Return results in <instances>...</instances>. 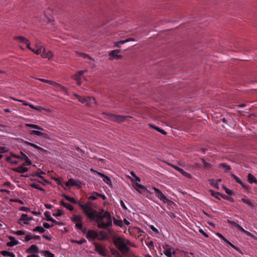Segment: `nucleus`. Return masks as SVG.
<instances>
[{
	"label": "nucleus",
	"mask_w": 257,
	"mask_h": 257,
	"mask_svg": "<svg viewBox=\"0 0 257 257\" xmlns=\"http://www.w3.org/2000/svg\"><path fill=\"white\" fill-rule=\"evenodd\" d=\"M92 213L93 219H90L89 220L94 221L98 228H106L108 225H112L111 216L108 211H105L102 214L101 212L94 209L92 210Z\"/></svg>",
	"instance_id": "obj_1"
},
{
	"label": "nucleus",
	"mask_w": 257,
	"mask_h": 257,
	"mask_svg": "<svg viewBox=\"0 0 257 257\" xmlns=\"http://www.w3.org/2000/svg\"><path fill=\"white\" fill-rule=\"evenodd\" d=\"M125 241L126 239L125 238L120 236H117L113 238L114 245L122 254L128 252L130 250V247L126 246Z\"/></svg>",
	"instance_id": "obj_2"
},
{
	"label": "nucleus",
	"mask_w": 257,
	"mask_h": 257,
	"mask_svg": "<svg viewBox=\"0 0 257 257\" xmlns=\"http://www.w3.org/2000/svg\"><path fill=\"white\" fill-rule=\"evenodd\" d=\"M76 204H78L81 207L84 214L89 220L90 219H93L92 213V210L93 209L91 207H89V210H91V211H89L87 205L82 204L80 202L77 201Z\"/></svg>",
	"instance_id": "obj_3"
},
{
	"label": "nucleus",
	"mask_w": 257,
	"mask_h": 257,
	"mask_svg": "<svg viewBox=\"0 0 257 257\" xmlns=\"http://www.w3.org/2000/svg\"><path fill=\"white\" fill-rule=\"evenodd\" d=\"M48 83H49L54 86H55L58 90H59L63 92H64L66 94H68V89L65 87L63 86L61 84L59 83H57L56 82L51 80H48Z\"/></svg>",
	"instance_id": "obj_4"
},
{
	"label": "nucleus",
	"mask_w": 257,
	"mask_h": 257,
	"mask_svg": "<svg viewBox=\"0 0 257 257\" xmlns=\"http://www.w3.org/2000/svg\"><path fill=\"white\" fill-rule=\"evenodd\" d=\"M34 220L33 217H29L26 214H22L18 221V223L22 225V221L24 224H28V221Z\"/></svg>",
	"instance_id": "obj_5"
},
{
	"label": "nucleus",
	"mask_w": 257,
	"mask_h": 257,
	"mask_svg": "<svg viewBox=\"0 0 257 257\" xmlns=\"http://www.w3.org/2000/svg\"><path fill=\"white\" fill-rule=\"evenodd\" d=\"M98 236V233L96 231L89 229L87 230L86 234V238L88 239L89 240H94L95 239H97V237Z\"/></svg>",
	"instance_id": "obj_6"
},
{
	"label": "nucleus",
	"mask_w": 257,
	"mask_h": 257,
	"mask_svg": "<svg viewBox=\"0 0 257 257\" xmlns=\"http://www.w3.org/2000/svg\"><path fill=\"white\" fill-rule=\"evenodd\" d=\"M78 101L82 103H85L86 105H89L90 103L95 101V98L93 97H84L81 96L79 98Z\"/></svg>",
	"instance_id": "obj_7"
},
{
	"label": "nucleus",
	"mask_w": 257,
	"mask_h": 257,
	"mask_svg": "<svg viewBox=\"0 0 257 257\" xmlns=\"http://www.w3.org/2000/svg\"><path fill=\"white\" fill-rule=\"evenodd\" d=\"M153 189L156 192V195L161 200H162L164 203H166L170 200L166 197V196L160 191L159 189L153 187Z\"/></svg>",
	"instance_id": "obj_8"
},
{
	"label": "nucleus",
	"mask_w": 257,
	"mask_h": 257,
	"mask_svg": "<svg viewBox=\"0 0 257 257\" xmlns=\"http://www.w3.org/2000/svg\"><path fill=\"white\" fill-rule=\"evenodd\" d=\"M230 175H231V177L232 178H233L237 183L239 184L244 189H245L247 191H248L251 189L250 187L248 185L244 184L241 181V180L239 178H238L236 175H235L234 174L231 173L230 174Z\"/></svg>",
	"instance_id": "obj_9"
},
{
	"label": "nucleus",
	"mask_w": 257,
	"mask_h": 257,
	"mask_svg": "<svg viewBox=\"0 0 257 257\" xmlns=\"http://www.w3.org/2000/svg\"><path fill=\"white\" fill-rule=\"evenodd\" d=\"M209 192H210L211 195L213 196H215V194H218L222 198H223L225 200H228L231 202H233L234 201L233 198H232L229 196L226 195L225 194H222L218 192H215L212 190H210Z\"/></svg>",
	"instance_id": "obj_10"
},
{
	"label": "nucleus",
	"mask_w": 257,
	"mask_h": 257,
	"mask_svg": "<svg viewBox=\"0 0 257 257\" xmlns=\"http://www.w3.org/2000/svg\"><path fill=\"white\" fill-rule=\"evenodd\" d=\"M120 52L121 50L120 49L113 50L109 53V56H110V57H111V59H120L122 58L121 55H118V54Z\"/></svg>",
	"instance_id": "obj_11"
},
{
	"label": "nucleus",
	"mask_w": 257,
	"mask_h": 257,
	"mask_svg": "<svg viewBox=\"0 0 257 257\" xmlns=\"http://www.w3.org/2000/svg\"><path fill=\"white\" fill-rule=\"evenodd\" d=\"M21 142L23 143H24L25 144H27L28 145H29L31 147H33V148H34L35 149L38 150H40L41 151L42 153L43 154H45V153H48V151H46V150L43 149L42 148L35 145V144H33V143H30L27 141H24L22 139H21Z\"/></svg>",
	"instance_id": "obj_12"
},
{
	"label": "nucleus",
	"mask_w": 257,
	"mask_h": 257,
	"mask_svg": "<svg viewBox=\"0 0 257 257\" xmlns=\"http://www.w3.org/2000/svg\"><path fill=\"white\" fill-rule=\"evenodd\" d=\"M21 142L23 143H24L25 144H27L28 145H29L31 147H33V148H34L35 149L38 150H40L41 151L42 153L43 154H45V153H48V151H46V150L43 149L42 148L35 145V144H33V143H30L27 141H24L22 139H21Z\"/></svg>",
	"instance_id": "obj_13"
},
{
	"label": "nucleus",
	"mask_w": 257,
	"mask_h": 257,
	"mask_svg": "<svg viewBox=\"0 0 257 257\" xmlns=\"http://www.w3.org/2000/svg\"><path fill=\"white\" fill-rule=\"evenodd\" d=\"M21 142L23 143H24L25 144H27L28 145H29L31 147H33V148H34L35 149L38 150H40L41 151L42 153L43 154H45V153H48V151H46V150L43 149L42 148L35 145V144H33V143H30L27 141H24L22 139H21Z\"/></svg>",
	"instance_id": "obj_14"
},
{
	"label": "nucleus",
	"mask_w": 257,
	"mask_h": 257,
	"mask_svg": "<svg viewBox=\"0 0 257 257\" xmlns=\"http://www.w3.org/2000/svg\"><path fill=\"white\" fill-rule=\"evenodd\" d=\"M133 186L140 193H143L146 191L148 192L147 187L139 184L138 182L136 183Z\"/></svg>",
	"instance_id": "obj_15"
},
{
	"label": "nucleus",
	"mask_w": 257,
	"mask_h": 257,
	"mask_svg": "<svg viewBox=\"0 0 257 257\" xmlns=\"http://www.w3.org/2000/svg\"><path fill=\"white\" fill-rule=\"evenodd\" d=\"M170 165L173 168H174L176 170L178 171L184 176H185L188 178H189V179L192 178L191 175L190 174L188 173L186 171H185L183 169H182L176 165H171V164H170Z\"/></svg>",
	"instance_id": "obj_16"
},
{
	"label": "nucleus",
	"mask_w": 257,
	"mask_h": 257,
	"mask_svg": "<svg viewBox=\"0 0 257 257\" xmlns=\"http://www.w3.org/2000/svg\"><path fill=\"white\" fill-rule=\"evenodd\" d=\"M20 154L21 155H20V158H19V159L21 160H25V163H26L25 164H26V165H27V166L31 165L32 164V162L31 161V160L29 159L28 156L22 151H20Z\"/></svg>",
	"instance_id": "obj_17"
},
{
	"label": "nucleus",
	"mask_w": 257,
	"mask_h": 257,
	"mask_svg": "<svg viewBox=\"0 0 257 257\" xmlns=\"http://www.w3.org/2000/svg\"><path fill=\"white\" fill-rule=\"evenodd\" d=\"M41 56L45 58H50L52 57V53L48 51L45 47H42Z\"/></svg>",
	"instance_id": "obj_18"
},
{
	"label": "nucleus",
	"mask_w": 257,
	"mask_h": 257,
	"mask_svg": "<svg viewBox=\"0 0 257 257\" xmlns=\"http://www.w3.org/2000/svg\"><path fill=\"white\" fill-rule=\"evenodd\" d=\"M26 165L25 163L23 164V166H21L17 168H13L12 170L17 173H24L27 172L29 170V168L27 167H24L23 166Z\"/></svg>",
	"instance_id": "obj_19"
},
{
	"label": "nucleus",
	"mask_w": 257,
	"mask_h": 257,
	"mask_svg": "<svg viewBox=\"0 0 257 257\" xmlns=\"http://www.w3.org/2000/svg\"><path fill=\"white\" fill-rule=\"evenodd\" d=\"M93 244L95 246V251L96 252H97L99 254H100V255H102L103 256H106V253L104 252V250H103L101 248V247L99 246V245H98V244L97 242H95Z\"/></svg>",
	"instance_id": "obj_20"
},
{
	"label": "nucleus",
	"mask_w": 257,
	"mask_h": 257,
	"mask_svg": "<svg viewBox=\"0 0 257 257\" xmlns=\"http://www.w3.org/2000/svg\"><path fill=\"white\" fill-rule=\"evenodd\" d=\"M39 251V248L38 246L36 245L32 244L26 250V252L27 253H38Z\"/></svg>",
	"instance_id": "obj_21"
},
{
	"label": "nucleus",
	"mask_w": 257,
	"mask_h": 257,
	"mask_svg": "<svg viewBox=\"0 0 257 257\" xmlns=\"http://www.w3.org/2000/svg\"><path fill=\"white\" fill-rule=\"evenodd\" d=\"M9 238L11 241L10 242H8L7 243V246L12 247L14 245H16L18 244L19 241L18 240H17L14 237L10 236H9Z\"/></svg>",
	"instance_id": "obj_22"
},
{
	"label": "nucleus",
	"mask_w": 257,
	"mask_h": 257,
	"mask_svg": "<svg viewBox=\"0 0 257 257\" xmlns=\"http://www.w3.org/2000/svg\"><path fill=\"white\" fill-rule=\"evenodd\" d=\"M69 183L70 184V185L71 187L72 186H77L80 187H81V182L79 181L78 182H76L73 179L71 178L68 180Z\"/></svg>",
	"instance_id": "obj_23"
},
{
	"label": "nucleus",
	"mask_w": 257,
	"mask_h": 257,
	"mask_svg": "<svg viewBox=\"0 0 257 257\" xmlns=\"http://www.w3.org/2000/svg\"><path fill=\"white\" fill-rule=\"evenodd\" d=\"M36 174H37V177H39V178L41 179L43 181V182L47 184H50V182L48 181L47 180L45 179L44 177L42 176V175H45L46 174L45 172L43 171H41L40 173H36Z\"/></svg>",
	"instance_id": "obj_24"
},
{
	"label": "nucleus",
	"mask_w": 257,
	"mask_h": 257,
	"mask_svg": "<svg viewBox=\"0 0 257 257\" xmlns=\"http://www.w3.org/2000/svg\"><path fill=\"white\" fill-rule=\"evenodd\" d=\"M247 181L250 184L256 183V178L250 173H249L247 175Z\"/></svg>",
	"instance_id": "obj_25"
},
{
	"label": "nucleus",
	"mask_w": 257,
	"mask_h": 257,
	"mask_svg": "<svg viewBox=\"0 0 257 257\" xmlns=\"http://www.w3.org/2000/svg\"><path fill=\"white\" fill-rule=\"evenodd\" d=\"M128 117H131L129 116H122V115H117V117L116 118L115 121H116L118 123H121V122L124 121L125 120V119Z\"/></svg>",
	"instance_id": "obj_26"
},
{
	"label": "nucleus",
	"mask_w": 257,
	"mask_h": 257,
	"mask_svg": "<svg viewBox=\"0 0 257 257\" xmlns=\"http://www.w3.org/2000/svg\"><path fill=\"white\" fill-rule=\"evenodd\" d=\"M14 39L15 40H18L20 43L24 44L28 40V39L21 36H15L14 37Z\"/></svg>",
	"instance_id": "obj_27"
},
{
	"label": "nucleus",
	"mask_w": 257,
	"mask_h": 257,
	"mask_svg": "<svg viewBox=\"0 0 257 257\" xmlns=\"http://www.w3.org/2000/svg\"><path fill=\"white\" fill-rule=\"evenodd\" d=\"M98 235H100L101 237H97V239L99 240H106L107 239V237L106 235L105 234L104 231H100L99 232Z\"/></svg>",
	"instance_id": "obj_28"
},
{
	"label": "nucleus",
	"mask_w": 257,
	"mask_h": 257,
	"mask_svg": "<svg viewBox=\"0 0 257 257\" xmlns=\"http://www.w3.org/2000/svg\"><path fill=\"white\" fill-rule=\"evenodd\" d=\"M219 167L223 168L225 169V172H227L229 170H231V167L229 165H228L225 163H220V164H219Z\"/></svg>",
	"instance_id": "obj_29"
},
{
	"label": "nucleus",
	"mask_w": 257,
	"mask_h": 257,
	"mask_svg": "<svg viewBox=\"0 0 257 257\" xmlns=\"http://www.w3.org/2000/svg\"><path fill=\"white\" fill-rule=\"evenodd\" d=\"M227 244L230 245L233 248L238 251L240 254H243L242 251L237 246L233 245L232 243H231L229 241H228L227 239L225 241Z\"/></svg>",
	"instance_id": "obj_30"
},
{
	"label": "nucleus",
	"mask_w": 257,
	"mask_h": 257,
	"mask_svg": "<svg viewBox=\"0 0 257 257\" xmlns=\"http://www.w3.org/2000/svg\"><path fill=\"white\" fill-rule=\"evenodd\" d=\"M72 221L73 222H82V217L80 215H73Z\"/></svg>",
	"instance_id": "obj_31"
},
{
	"label": "nucleus",
	"mask_w": 257,
	"mask_h": 257,
	"mask_svg": "<svg viewBox=\"0 0 257 257\" xmlns=\"http://www.w3.org/2000/svg\"><path fill=\"white\" fill-rule=\"evenodd\" d=\"M113 223L115 225H116L119 227H122L123 223H122V221L121 220H118V219H117L113 217Z\"/></svg>",
	"instance_id": "obj_32"
},
{
	"label": "nucleus",
	"mask_w": 257,
	"mask_h": 257,
	"mask_svg": "<svg viewBox=\"0 0 257 257\" xmlns=\"http://www.w3.org/2000/svg\"><path fill=\"white\" fill-rule=\"evenodd\" d=\"M241 201H242V202L247 204L249 206H250L251 207H254L253 203H252L249 199H245V198H242L241 199Z\"/></svg>",
	"instance_id": "obj_33"
},
{
	"label": "nucleus",
	"mask_w": 257,
	"mask_h": 257,
	"mask_svg": "<svg viewBox=\"0 0 257 257\" xmlns=\"http://www.w3.org/2000/svg\"><path fill=\"white\" fill-rule=\"evenodd\" d=\"M33 231L34 232L38 231L40 233H44L46 231V230L44 228V227L38 226H36L35 228H34Z\"/></svg>",
	"instance_id": "obj_34"
},
{
	"label": "nucleus",
	"mask_w": 257,
	"mask_h": 257,
	"mask_svg": "<svg viewBox=\"0 0 257 257\" xmlns=\"http://www.w3.org/2000/svg\"><path fill=\"white\" fill-rule=\"evenodd\" d=\"M201 161L203 164V167L205 168H210L212 167V165L207 163L204 158H201Z\"/></svg>",
	"instance_id": "obj_35"
},
{
	"label": "nucleus",
	"mask_w": 257,
	"mask_h": 257,
	"mask_svg": "<svg viewBox=\"0 0 257 257\" xmlns=\"http://www.w3.org/2000/svg\"><path fill=\"white\" fill-rule=\"evenodd\" d=\"M110 252H111V254L114 255L117 257H120V256H121L120 254L119 251L115 248H111Z\"/></svg>",
	"instance_id": "obj_36"
},
{
	"label": "nucleus",
	"mask_w": 257,
	"mask_h": 257,
	"mask_svg": "<svg viewBox=\"0 0 257 257\" xmlns=\"http://www.w3.org/2000/svg\"><path fill=\"white\" fill-rule=\"evenodd\" d=\"M103 181L108 185L112 186L111 181L110 178L106 175H105L103 177Z\"/></svg>",
	"instance_id": "obj_37"
},
{
	"label": "nucleus",
	"mask_w": 257,
	"mask_h": 257,
	"mask_svg": "<svg viewBox=\"0 0 257 257\" xmlns=\"http://www.w3.org/2000/svg\"><path fill=\"white\" fill-rule=\"evenodd\" d=\"M75 52H76V54L79 55L80 56L84 58H88V59H89L90 60L91 59V57H90V56L88 55L87 54H85V53H82V52H79L78 51H76Z\"/></svg>",
	"instance_id": "obj_38"
},
{
	"label": "nucleus",
	"mask_w": 257,
	"mask_h": 257,
	"mask_svg": "<svg viewBox=\"0 0 257 257\" xmlns=\"http://www.w3.org/2000/svg\"><path fill=\"white\" fill-rule=\"evenodd\" d=\"M50 214V212H48V211H46L44 213V215H45V216L46 218V220H47V221H53L52 220H53V218L51 216Z\"/></svg>",
	"instance_id": "obj_39"
},
{
	"label": "nucleus",
	"mask_w": 257,
	"mask_h": 257,
	"mask_svg": "<svg viewBox=\"0 0 257 257\" xmlns=\"http://www.w3.org/2000/svg\"><path fill=\"white\" fill-rule=\"evenodd\" d=\"M135 41V39L134 38H130L126 40H120V41H118V43L120 44H123L125 43H127V42H128L130 41Z\"/></svg>",
	"instance_id": "obj_40"
},
{
	"label": "nucleus",
	"mask_w": 257,
	"mask_h": 257,
	"mask_svg": "<svg viewBox=\"0 0 257 257\" xmlns=\"http://www.w3.org/2000/svg\"><path fill=\"white\" fill-rule=\"evenodd\" d=\"M164 254L168 257H172L171 248H168L165 249Z\"/></svg>",
	"instance_id": "obj_41"
},
{
	"label": "nucleus",
	"mask_w": 257,
	"mask_h": 257,
	"mask_svg": "<svg viewBox=\"0 0 257 257\" xmlns=\"http://www.w3.org/2000/svg\"><path fill=\"white\" fill-rule=\"evenodd\" d=\"M64 214V211L60 210V209H58L57 213H53V215L55 217H59V216H61V215H62Z\"/></svg>",
	"instance_id": "obj_42"
},
{
	"label": "nucleus",
	"mask_w": 257,
	"mask_h": 257,
	"mask_svg": "<svg viewBox=\"0 0 257 257\" xmlns=\"http://www.w3.org/2000/svg\"><path fill=\"white\" fill-rule=\"evenodd\" d=\"M222 188L227 194L230 195L233 194V192L232 190L226 188L224 185L222 186Z\"/></svg>",
	"instance_id": "obj_43"
},
{
	"label": "nucleus",
	"mask_w": 257,
	"mask_h": 257,
	"mask_svg": "<svg viewBox=\"0 0 257 257\" xmlns=\"http://www.w3.org/2000/svg\"><path fill=\"white\" fill-rule=\"evenodd\" d=\"M43 253L46 257H54V254L49 250H44Z\"/></svg>",
	"instance_id": "obj_44"
},
{
	"label": "nucleus",
	"mask_w": 257,
	"mask_h": 257,
	"mask_svg": "<svg viewBox=\"0 0 257 257\" xmlns=\"http://www.w3.org/2000/svg\"><path fill=\"white\" fill-rule=\"evenodd\" d=\"M209 181L210 182V185L211 186H213L216 189L219 188L218 184L217 183H214L215 180L214 179H210L209 180Z\"/></svg>",
	"instance_id": "obj_45"
},
{
	"label": "nucleus",
	"mask_w": 257,
	"mask_h": 257,
	"mask_svg": "<svg viewBox=\"0 0 257 257\" xmlns=\"http://www.w3.org/2000/svg\"><path fill=\"white\" fill-rule=\"evenodd\" d=\"M42 132H41L40 131L33 130V131H31L30 134L31 135H35L41 137V136L42 135Z\"/></svg>",
	"instance_id": "obj_46"
},
{
	"label": "nucleus",
	"mask_w": 257,
	"mask_h": 257,
	"mask_svg": "<svg viewBox=\"0 0 257 257\" xmlns=\"http://www.w3.org/2000/svg\"><path fill=\"white\" fill-rule=\"evenodd\" d=\"M66 200L69 201V202L72 203L76 204V201H77L73 197H70V196H68V197L66 198Z\"/></svg>",
	"instance_id": "obj_47"
},
{
	"label": "nucleus",
	"mask_w": 257,
	"mask_h": 257,
	"mask_svg": "<svg viewBox=\"0 0 257 257\" xmlns=\"http://www.w3.org/2000/svg\"><path fill=\"white\" fill-rule=\"evenodd\" d=\"M52 220L53 221H51V222H53L55 225H57L59 226L65 225V223L62 222H58V221H56V220L54 219L53 218Z\"/></svg>",
	"instance_id": "obj_48"
},
{
	"label": "nucleus",
	"mask_w": 257,
	"mask_h": 257,
	"mask_svg": "<svg viewBox=\"0 0 257 257\" xmlns=\"http://www.w3.org/2000/svg\"><path fill=\"white\" fill-rule=\"evenodd\" d=\"M155 130L160 132V133H161L162 134H163L164 135H166L167 134V132L165 131H164V130H163L158 126L157 127V128H155Z\"/></svg>",
	"instance_id": "obj_49"
},
{
	"label": "nucleus",
	"mask_w": 257,
	"mask_h": 257,
	"mask_svg": "<svg viewBox=\"0 0 257 257\" xmlns=\"http://www.w3.org/2000/svg\"><path fill=\"white\" fill-rule=\"evenodd\" d=\"M42 49V46H41L39 48H38L36 50L34 49V51H32V52H34L35 54L38 55V54H41Z\"/></svg>",
	"instance_id": "obj_50"
},
{
	"label": "nucleus",
	"mask_w": 257,
	"mask_h": 257,
	"mask_svg": "<svg viewBox=\"0 0 257 257\" xmlns=\"http://www.w3.org/2000/svg\"><path fill=\"white\" fill-rule=\"evenodd\" d=\"M227 222L229 224L234 226L235 227H236L238 226V224H237L236 222L232 221V220H229V219L227 220Z\"/></svg>",
	"instance_id": "obj_51"
},
{
	"label": "nucleus",
	"mask_w": 257,
	"mask_h": 257,
	"mask_svg": "<svg viewBox=\"0 0 257 257\" xmlns=\"http://www.w3.org/2000/svg\"><path fill=\"white\" fill-rule=\"evenodd\" d=\"M24 44H25L26 45V47L28 49L30 50L31 51H34V49L30 47V43L29 40L28 39L27 41V42H26Z\"/></svg>",
	"instance_id": "obj_52"
},
{
	"label": "nucleus",
	"mask_w": 257,
	"mask_h": 257,
	"mask_svg": "<svg viewBox=\"0 0 257 257\" xmlns=\"http://www.w3.org/2000/svg\"><path fill=\"white\" fill-rule=\"evenodd\" d=\"M26 125L28 127L33 128H35L37 130L38 128V125H37L36 124L28 123V124H26Z\"/></svg>",
	"instance_id": "obj_53"
},
{
	"label": "nucleus",
	"mask_w": 257,
	"mask_h": 257,
	"mask_svg": "<svg viewBox=\"0 0 257 257\" xmlns=\"http://www.w3.org/2000/svg\"><path fill=\"white\" fill-rule=\"evenodd\" d=\"M8 152H9V150L8 149H7L6 147H0V153H4Z\"/></svg>",
	"instance_id": "obj_54"
},
{
	"label": "nucleus",
	"mask_w": 257,
	"mask_h": 257,
	"mask_svg": "<svg viewBox=\"0 0 257 257\" xmlns=\"http://www.w3.org/2000/svg\"><path fill=\"white\" fill-rule=\"evenodd\" d=\"M30 186H31L32 188H35L36 189H38V188H39L40 186L36 184L35 182L34 183L30 184Z\"/></svg>",
	"instance_id": "obj_55"
},
{
	"label": "nucleus",
	"mask_w": 257,
	"mask_h": 257,
	"mask_svg": "<svg viewBox=\"0 0 257 257\" xmlns=\"http://www.w3.org/2000/svg\"><path fill=\"white\" fill-rule=\"evenodd\" d=\"M42 135H41V137H42L43 138L46 139H48V140L50 139V137L48 134L44 133H42Z\"/></svg>",
	"instance_id": "obj_56"
},
{
	"label": "nucleus",
	"mask_w": 257,
	"mask_h": 257,
	"mask_svg": "<svg viewBox=\"0 0 257 257\" xmlns=\"http://www.w3.org/2000/svg\"><path fill=\"white\" fill-rule=\"evenodd\" d=\"M84 71H79L76 75V79L77 80L83 74Z\"/></svg>",
	"instance_id": "obj_57"
},
{
	"label": "nucleus",
	"mask_w": 257,
	"mask_h": 257,
	"mask_svg": "<svg viewBox=\"0 0 257 257\" xmlns=\"http://www.w3.org/2000/svg\"><path fill=\"white\" fill-rule=\"evenodd\" d=\"M216 235L218 236L220 239L225 241L226 240V238L224 237L220 233L217 232L216 233Z\"/></svg>",
	"instance_id": "obj_58"
},
{
	"label": "nucleus",
	"mask_w": 257,
	"mask_h": 257,
	"mask_svg": "<svg viewBox=\"0 0 257 257\" xmlns=\"http://www.w3.org/2000/svg\"><path fill=\"white\" fill-rule=\"evenodd\" d=\"M65 207L67 209L69 210L70 211H73L74 210L73 206L70 204L67 203V205Z\"/></svg>",
	"instance_id": "obj_59"
},
{
	"label": "nucleus",
	"mask_w": 257,
	"mask_h": 257,
	"mask_svg": "<svg viewBox=\"0 0 257 257\" xmlns=\"http://www.w3.org/2000/svg\"><path fill=\"white\" fill-rule=\"evenodd\" d=\"M109 117L111 120L115 121V119L117 117V115H115L114 114H110L109 115Z\"/></svg>",
	"instance_id": "obj_60"
},
{
	"label": "nucleus",
	"mask_w": 257,
	"mask_h": 257,
	"mask_svg": "<svg viewBox=\"0 0 257 257\" xmlns=\"http://www.w3.org/2000/svg\"><path fill=\"white\" fill-rule=\"evenodd\" d=\"M20 210L23 211H30V208L25 206H22L20 208Z\"/></svg>",
	"instance_id": "obj_61"
},
{
	"label": "nucleus",
	"mask_w": 257,
	"mask_h": 257,
	"mask_svg": "<svg viewBox=\"0 0 257 257\" xmlns=\"http://www.w3.org/2000/svg\"><path fill=\"white\" fill-rule=\"evenodd\" d=\"M199 232L202 234L204 237H209V235L206 233L205 232L203 229H200L199 230Z\"/></svg>",
	"instance_id": "obj_62"
},
{
	"label": "nucleus",
	"mask_w": 257,
	"mask_h": 257,
	"mask_svg": "<svg viewBox=\"0 0 257 257\" xmlns=\"http://www.w3.org/2000/svg\"><path fill=\"white\" fill-rule=\"evenodd\" d=\"M33 239L32 236L30 235H27L25 237V241L28 242L30 240Z\"/></svg>",
	"instance_id": "obj_63"
},
{
	"label": "nucleus",
	"mask_w": 257,
	"mask_h": 257,
	"mask_svg": "<svg viewBox=\"0 0 257 257\" xmlns=\"http://www.w3.org/2000/svg\"><path fill=\"white\" fill-rule=\"evenodd\" d=\"M150 227L156 233H157V234L159 233L158 230L155 227H154L153 225H150Z\"/></svg>",
	"instance_id": "obj_64"
}]
</instances>
